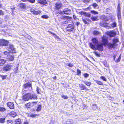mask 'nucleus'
<instances>
[{"label":"nucleus","instance_id":"obj_22","mask_svg":"<svg viewBox=\"0 0 124 124\" xmlns=\"http://www.w3.org/2000/svg\"><path fill=\"white\" fill-rule=\"evenodd\" d=\"M91 40L93 43L95 44H97L99 42L98 41L96 38H92L91 39Z\"/></svg>","mask_w":124,"mask_h":124},{"label":"nucleus","instance_id":"obj_53","mask_svg":"<svg viewBox=\"0 0 124 124\" xmlns=\"http://www.w3.org/2000/svg\"><path fill=\"white\" fill-rule=\"evenodd\" d=\"M85 13V12L83 11H81L79 12V14L81 15H84Z\"/></svg>","mask_w":124,"mask_h":124},{"label":"nucleus","instance_id":"obj_50","mask_svg":"<svg viewBox=\"0 0 124 124\" xmlns=\"http://www.w3.org/2000/svg\"><path fill=\"white\" fill-rule=\"evenodd\" d=\"M91 9V8L90 6H89L88 7H87V8H84L83 9L84 10H90Z\"/></svg>","mask_w":124,"mask_h":124},{"label":"nucleus","instance_id":"obj_26","mask_svg":"<svg viewBox=\"0 0 124 124\" xmlns=\"http://www.w3.org/2000/svg\"><path fill=\"white\" fill-rule=\"evenodd\" d=\"M82 20L85 24H89V21H90V20L89 19H82Z\"/></svg>","mask_w":124,"mask_h":124},{"label":"nucleus","instance_id":"obj_52","mask_svg":"<svg viewBox=\"0 0 124 124\" xmlns=\"http://www.w3.org/2000/svg\"><path fill=\"white\" fill-rule=\"evenodd\" d=\"M35 0H27V1H28L31 3H33L35 2Z\"/></svg>","mask_w":124,"mask_h":124},{"label":"nucleus","instance_id":"obj_11","mask_svg":"<svg viewBox=\"0 0 124 124\" xmlns=\"http://www.w3.org/2000/svg\"><path fill=\"white\" fill-rule=\"evenodd\" d=\"M30 11L32 13L35 15H40L41 13L40 10L36 11L32 8L30 9Z\"/></svg>","mask_w":124,"mask_h":124},{"label":"nucleus","instance_id":"obj_28","mask_svg":"<svg viewBox=\"0 0 124 124\" xmlns=\"http://www.w3.org/2000/svg\"><path fill=\"white\" fill-rule=\"evenodd\" d=\"M98 16H93L91 18L92 21H97L98 20Z\"/></svg>","mask_w":124,"mask_h":124},{"label":"nucleus","instance_id":"obj_61","mask_svg":"<svg viewBox=\"0 0 124 124\" xmlns=\"http://www.w3.org/2000/svg\"><path fill=\"white\" fill-rule=\"evenodd\" d=\"M54 122L53 121H51L49 123V124H54Z\"/></svg>","mask_w":124,"mask_h":124},{"label":"nucleus","instance_id":"obj_25","mask_svg":"<svg viewBox=\"0 0 124 124\" xmlns=\"http://www.w3.org/2000/svg\"><path fill=\"white\" fill-rule=\"evenodd\" d=\"M48 32L50 34L53 35L55 38L57 39H60L59 37L56 34H55L54 33H53L52 32L49 31H48Z\"/></svg>","mask_w":124,"mask_h":124},{"label":"nucleus","instance_id":"obj_60","mask_svg":"<svg viewBox=\"0 0 124 124\" xmlns=\"http://www.w3.org/2000/svg\"><path fill=\"white\" fill-rule=\"evenodd\" d=\"M73 17L74 19H77V17L75 15H73Z\"/></svg>","mask_w":124,"mask_h":124},{"label":"nucleus","instance_id":"obj_41","mask_svg":"<svg viewBox=\"0 0 124 124\" xmlns=\"http://www.w3.org/2000/svg\"><path fill=\"white\" fill-rule=\"evenodd\" d=\"M90 12H91L93 13L94 15H96L98 14V12L93 10H91Z\"/></svg>","mask_w":124,"mask_h":124},{"label":"nucleus","instance_id":"obj_62","mask_svg":"<svg viewBox=\"0 0 124 124\" xmlns=\"http://www.w3.org/2000/svg\"><path fill=\"white\" fill-rule=\"evenodd\" d=\"M65 16H61V19H63L64 20H65Z\"/></svg>","mask_w":124,"mask_h":124},{"label":"nucleus","instance_id":"obj_18","mask_svg":"<svg viewBox=\"0 0 124 124\" xmlns=\"http://www.w3.org/2000/svg\"><path fill=\"white\" fill-rule=\"evenodd\" d=\"M38 2L41 4L44 5L47 3L46 0H38Z\"/></svg>","mask_w":124,"mask_h":124},{"label":"nucleus","instance_id":"obj_36","mask_svg":"<svg viewBox=\"0 0 124 124\" xmlns=\"http://www.w3.org/2000/svg\"><path fill=\"white\" fill-rule=\"evenodd\" d=\"M42 18L45 19H47L49 18V16L46 15H43L41 16Z\"/></svg>","mask_w":124,"mask_h":124},{"label":"nucleus","instance_id":"obj_14","mask_svg":"<svg viewBox=\"0 0 124 124\" xmlns=\"http://www.w3.org/2000/svg\"><path fill=\"white\" fill-rule=\"evenodd\" d=\"M7 105L10 109H13L14 108V105L13 102H8L7 103Z\"/></svg>","mask_w":124,"mask_h":124},{"label":"nucleus","instance_id":"obj_43","mask_svg":"<svg viewBox=\"0 0 124 124\" xmlns=\"http://www.w3.org/2000/svg\"><path fill=\"white\" fill-rule=\"evenodd\" d=\"M40 90V89L39 88V87L37 86V89H36V91L37 92V93L39 94H40L41 93L39 92V91Z\"/></svg>","mask_w":124,"mask_h":124},{"label":"nucleus","instance_id":"obj_32","mask_svg":"<svg viewBox=\"0 0 124 124\" xmlns=\"http://www.w3.org/2000/svg\"><path fill=\"white\" fill-rule=\"evenodd\" d=\"M95 82L96 83L99 85H103V83L101 82L100 81L96 80H95Z\"/></svg>","mask_w":124,"mask_h":124},{"label":"nucleus","instance_id":"obj_34","mask_svg":"<svg viewBox=\"0 0 124 124\" xmlns=\"http://www.w3.org/2000/svg\"><path fill=\"white\" fill-rule=\"evenodd\" d=\"M5 118H0V123H3L5 122Z\"/></svg>","mask_w":124,"mask_h":124},{"label":"nucleus","instance_id":"obj_16","mask_svg":"<svg viewBox=\"0 0 124 124\" xmlns=\"http://www.w3.org/2000/svg\"><path fill=\"white\" fill-rule=\"evenodd\" d=\"M8 115L12 117L13 118L15 117L17 115L16 113L14 111H12L10 112L9 113Z\"/></svg>","mask_w":124,"mask_h":124},{"label":"nucleus","instance_id":"obj_19","mask_svg":"<svg viewBox=\"0 0 124 124\" xmlns=\"http://www.w3.org/2000/svg\"><path fill=\"white\" fill-rule=\"evenodd\" d=\"M15 124H22V120L20 118H18L15 119Z\"/></svg>","mask_w":124,"mask_h":124},{"label":"nucleus","instance_id":"obj_49","mask_svg":"<svg viewBox=\"0 0 124 124\" xmlns=\"http://www.w3.org/2000/svg\"><path fill=\"white\" fill-rule=\"evenodd\" d=\"M65 19H70V20L72 19V17H70L68 16H65Z\"/></svg>","mask_w":124,"mask_h":124},{"label":"nucleus","instance_id":"obj_33","mask_svg":"<svg viewBox=\"0 0 124 124\" xmlns=\"http://www.w3.org/2000/svg\"><path fill=\"white\" fill-rule=\"evenodd\" d=\"M73 124L72 121L71 120H68L64 124Z\"/></svg>","mask_w":124,"mask_h":124},{"label":"nucleus","instance_id":"obj_24","mask_svg":"<svg viewBox=\"0 0 124 124\" xmlns=\"http://www.w3.org/2000/svg\"><path fill=\"white\" fill-rule=\"evenodd\" d=\"M39 114H28V116L30 117H31L32 118H34L35 117L37 116H39Z\"/></svg>","mask_w":124,"mask_h":124},{"label":"nucleus","instance_id":"obj_59","mask_svg":"<svg viewBox=\"0 0 124 124\" xmlns=\"http://www.w3.org/2000/svg\"><path fill=\"white\" fill-rule=\"evenodd\" d=\"M23 124H29L28 122L26 120L24 122Z\"/></svg>","mask_w":124,"mask_h":124},{"label":"nucleus","instance_id":"obj_15","mask_svg":"<svg viewBox=\"0 0 124 124\" xmlns=\"http://www.w3.org/2000/svg\"><path fill=\"white\" fill-rule=\"evenodd\" d=\"M63 12L65 14L69 15L71 13V11L69 9L66 8L63 10Z\"/></svg>","mask_w":124,"mask_h":124},{"label":"nucleus","instance_id":"obj_4","mask_svg":"<svg viewBox=\"0 0 124 124\" xmlns=\"http://www.w3.org/2000/svg\"><path fill=\"white\" fill-rule=\"evenodd\" d=\"M38 102V101L29 102L25 105V108L27 109H29L33 107L35 104H37Z\"/></svg>","mask_w":124,"mask_h":124},{"label":"nucleus","instance_id":"obj_42","mask_svg":"<svg viewBox=\"0 0 124 124\" xmlns=\"http://www.w3.org/2000/svg\"><path fill=\"white\" fill-rule=\"evenodd\" d=\"M120 5V3H118V4L117 6V12L121 11Z\"/></svg>","mask_w":124,"mask_h":124},{"label":"nucleus","instance_id":"obj_54","mask_svg":"<svg viewBox=\"0 0 124 124\" xmlns=\"http://www.w3.org/2000/svg\"><path fill=\"white\" fill-rule=\"evenodd\" d=\"M67 66L70 67H72L73 66V65L70 63H68Z\"/></svg>","mask_w":124,"mask_h":124},{"label":"nucleus","instance_id":"obj_31","mask_svg":"<svg viewBox=\"0 0 124 124\" xmlns=\"http://www.w3.org/2000/svg\"><path fill=\"white\" fill-rule=\"evenodd\" d=\"M83 82L85 85L88 86H89L92 84L91 82H89L84 81Z\"/></svg>","mask_w":124,"mask_h":124},{"label":"nucleus","instance_id":"obj_17","mask_svg":"<svg viewBox=\"0 0 124 124\" xmlns=\"http://www.w3.org/2000/svg\"><path fill=\"white\" fill-rule=\"evenodd\" d=\"M8 59L10 61H12L14 60V55L8 54L7 55Z\"/></svg>","mask_w":124,"mask_h":124},{"label":"nucleus","instance_id":"obj_48","mask_svg":"<svg viewBox=\"0 0 124 124\" xmlns=\"http://www.w3.org/2000/svg\"><path fill=\"white\" fill-rule=\"evenodd\" d=\"M92 5L94 8H95L98 6V5L96 3H93L92 4Z\"/></svg>","mask_w":124,"mask_h":124},{"label":"nucleus","instance_id":"obj_47","mask_svg":"<svg viewBox=\"0 0 124 124\" xmlns=\"http://www.w3.org/2000/svg\"><path fill=\"white\" fill-rule=\"evenodd\" d=\"M61 97L62 98L65 99H67L68 98V97L67 96L64 95H62Z\"/></svg>","mask_w":124,"mask_h":124},{"label":"nucleus","instance_id":"obj_38","mask_svg":"<svg viewBox=\"0 0 124 124\" xmlns=\"http://www.w3.org/2000/svg\"><path fill=\"white\" fill-rule=\"evenodd\" d=\"M91 14L89 13H87L86 12H85V13L84 16H85V17H90L91 16Z\"/></svg>","mask_w":124,"mask_h":124},{"label":"nucleus","instance_id":"obj_30","mask_svg":"<svg viewBox=\"0 0 124 124\" xmlns=\"http://www.w3.org/2000/svg\"><path fill=\"white\" fill-rule=\"evenodd\" d=\"M117 16L118 19L119 20L121 18V11L117 12Z\"/></svg>","mask_w":124,"mask_h":124},{"label":"nucleus","instance_id":"obj_40","mask_svg":"<svg viewBox=\"0 0 124 124\" xmlns=\"http://www.w3.org/2000/svg\"><path fill=\"white\" fill-rule=\"evenodd\" d=\"M111 27L112 28H114L116 26V22H114L112 24H111Z\"/></svg>","mask_w":124,"mask_h":124},{"label":"nucleus","instance_id":"obj_6","mask_svg":"<svg viewBox=\"0 0 124 124\" xmlns=\"http://www.w3.org/2000/svg\"><path fill=\"white\" fill-rule=\"evenodd\" d=\"M62 7V3L60 1H57L55 4L54 9L56 10H59L61 9Z\"/></svg>","mask_w":124,"mask_h":124},{"label":"nucleus","instance_id":"obj_3","mask_svg":"<svg viewBox=\"0 0 124 124\" xmlns=\"http://www.w3.org/2000/svg\"><path fill=\"white\" fill-rule=\"evenodd\" d=\"M89 46L90 47L94 50H96L97 49L99 51H102L103 49V45L102 44H98L96 45V48L95 46L91 43H89Z\"/></svg>","mask_w":124,"mask_h":124},{"label":"nucleus","instance_id":"obj_64","mask_svg":"<svg viewBox=\"0 0 124 124\" xmlns=\"http://www.w3.org/2000/svg\"><path fill=\"white\" fill-rule=\"evenodd\" d=\"M95 1L97 3H98L101 2V0H95Z\"/></svg>","mask_w":124,"mask_h":124},{"label":"nucleus","instance_id":"obj_63","mask_svg":"<svg viewBox=\"0 0 124 124\" xmlns=\"http://www.w3.org/2000/svg\"><path fill=\"white\" fill-rule=\"evenodd\" d=\"M79 24H80V23L79 22H77L76 23V25L77 26H78Z\"/></svg>","mask_w":124,"mask_h":124},{"label":"nucleus","instance_id":"obj_10","mask_svg":"<svg viewBox=\"0 0 124 124\" xmlns=\"http://www.w3.org/2000/svg\"><path fill=\"white\" fill-rule=\"evenodd\" d=\"M11 69V65L9 64L5 65L3 67V70L5 71H7Z\"/></svg>","mask_w":124,"mask_h":124},{"label":"nucleus","instance_id":"obj_13","mask_svg":"<svg viewBox=\"0 0 124 124\" xmlns=\"http://www.w3.org/2000/svg\"><path fill=\"white\" fill-rule=\"evenodd\" d=\"M107 34L111 37H114L116 35V33L112 31H110L107 32Z\"/></svg>","mask_w":124,"mask_h":124},{"label":"nucleus","instance_id":"obj_20","mask_svg":"<svg viewBox=\"0 0 124 124\" xmlns=\"http://www.w3.org/2000/svg\"><path fill=\"white\" fill-rule=\"evenodd\" d=\"M19 7L22 9H25L26 8V6L24 3H21L18 4Z\"/></svg>","mask_w":124,"mask_h":124},{"label":"nucleus","instance_id":"obj_27","mask_svg":"<svg viewBox=\"0 0 124 124\" xmlns=\"http://www.w3.org/2000/svg\"><path fill=\"white\" fill-rule=\"evenodd\" d=\"M93 34L94 35H97L101 34L100 32L98 31L95 30L93 31Z\"/></svg>","mask_w":124,"mask_h":124},{"label":"nucleus","instance_id":"obj_58","mask_svg":"<svg viewBox=\"0 0 124 124\" xmlns=\"http://www.w3.org/2000/svg\"><path fill=\"white\" fill-rule=\"evenodd\" d=\"M102 25H103V26L105 27H107L108 26V24L106 23H103L102 24Z\"/></svg>","mask_w":124,"mask_h":124},{"label":"nucleus","instance_id":"obj_1","mask_svg":"<svg viewBox=\"0 0 124 124\" xmlns=\"http://www.w3.org/2000/svg\"><path fill=\"white\" fill-rule=\"evenodd\" d=\"M102 44L104 46H107L108 48L109 49H115L117 46L118 45L117 43L119 41L118 39L117 38H114L112 40V43H108V38L105 35H103L101 37Z\"/></svg>","mask_w":124,"mask_h":124},{"label":"nucleus","instance_id":"obj_23","mask_svg":"<svg viewBox=\"0 0 124 124\" xmlns=\"http://www.w3.org/2000/svg\"><path fill=\"white\" fill-rule=\"evenodd\" d=\"M6 110V108L4 105L0 106V112H5Z\"/></svg>","mask_w":124,"mask_h":124},{"label":"nucleus","instance_id":"obj_5","mask_svg":"<svg viewBox=\"0 0 124 124\" xmlns=\"http://www.w3.org/2000/svg\"><path fill=\"white\" fill-rule=\"evenodd\" d=\"M9 43V41L3 39H0V46H7L8 45Z\"/></svg>","mask_w":124,"mask_h":124},{"label":"nucleus","instance_id":"obj_12","mask_svg":"<svg viewBox=\"0 0 124 124\" xmlns=\"http://www.w3.org/2000/svg\"><path fill=\"white\" fill-rule=\"evenodd\" d=\"M8 48V49L10 50V51L11 53L13 54L16 53L15 50L12 45L10 44L9 45Z\"/></svg>","mask_w":124,"mask_h":124},{"label":"nucleus","instance_id":"obj_45","mask_svg":"<svg viewBox=\"0 0 124 124\" xmlns=\"http://www.w3.org/2000/svg\"><path fill=\"white\" fill-rule=\"evenodd\" d=\"M103 64L106 67H109L108 65V64L107 63V62L104 61L103 62Z\"/></svg>","mask_w":124,"mask_h":124},{"label":"nucleus","instance_id":"obj_37","mask_svg":"<svg viewBox=\"0 0 124 124\" xmlns=\"http://www.w3.org/2000/svg\"><path fill=\"white\" fill-rule=\"evenodd\" d=\"M81 71L79 69L77 70V75L80 76L81 75Z\"/></svg>","mask_w":124,"mask_h":124},{"label":"nucleus","instance_id":"obj_39","mask_svg":"<svg viewBox=\"0 0 124 124\" xmlns=\"http://www.w3.org/2000/svg\"><path fill=\"white\" fill-rule=\"evenodd\" d=\"M7 76V75H0V77L2 79V80H4L6 78Z\"/></svg>","mask_w":124,"mask_h":124},{"label":"nucleus","instance_id":"obj_55","mask_svg":"<svg viewBox=\"0 0 124 124\" xmlns=\"http://www.w3.org/2000/svg\"><path fill=\"white\" fill-rule=\"evenodd\" d=\"M13 121L11 120H8L7 121V123L8 124L11 123Z\"/></svg>","mask_w":124,"mask_h":124},{"label":"nucleus","instance_id":"obj_51","mask_svg":"<svg viewBox=\"0 0 124 124\" xmlns=\"http://www.w3.org/2000/svg\"><path fill=\"white\" fill-rule=\"evenodd\" d=\"M94 54L97 56L100 57V54H98V52H94Z\"/></svg>","mask_w":124,"mask_h":124},{"label":"nucleus","instance_id":"obj_21","mask_svg":"<svg viewBox=\"0 0 124 124\" xmlns=\"http://www.w3.org/2000/svg\"><path fill=\"white\" fill-rule=\"evenodd\" d=\"M6 60L4 59H0V66H3L6 63Z\"/></svg>","mask_w":124,"mask_h":124},{"label":"nucleus","instance_id":"obj_7","mask_svg":"<svg viewBox=\"0 0 124 124\" xmlns=\"http://www.w3.org/2000/svg\"><path fill=\"white\" fill-rule=\"evenodd\" d=\"M23 88L25 89H29L31 88V90H32V84L29 82L24 84L23 86Z\"/></svg>","mask_w":124,"mask_h":124},{"label":"nucleus","instance_id":"obj_2","mask_svg":"<svg viewBox=\"0 0 124 124\" xmlns=\"http://www.w3.org/2000/svg\"><path fill=\"white\" fill-rule=\"evenodd\" d=\"M22 98L23 101H26L32 99L36 100L37 98V96L35 94L28 93L23 95Z\"/></svg>","mask_w":124,"mask_h":124},{"label":"nucleus","instance_id":"obj_35","mask_svg":"<svg viewBox=\"0 0 124 124\" xmlns=\"http://www.w3.org/2000/svg\"><path fill=\"white\" fill-rule=\"evenodd\" d=\"M121 57V55H120L117 59L115 61V62L116 63L119 62L120 61Z\"/></svg>","mask_w":124,"mask_h":124},{"label":"nucleus","instance_id":"obj_46","mask_svg":"<svg viewBox=\"0 0 124 124\" xmlns=\"http://www.w3.org/2000/svg\"><path fill=\"white\" fill-rule=\"evenodd\" d=\"M83 75L84 76V77L85 78H87L89 76V74L87 73H84L83 74Z\"/></svg>","mask_w":124,"mask_h":124},{"label":"nucleus","instance_id":"obj_29","mask_svg":"<svg viewBox=\"0 0 124 124\" xmlns=\"http://www.w3.org/2000/svg\"><path fill=\"white\" fill-rule=\"evenodd\" d=\"M41 109V104H39L38 105V106L37 107V108L36 109V111H37L39 112L40 111Z\"/></svg>","mask_w":124,"mask_h":124},{"label":"nucleus","instance_id":"obj_56","mask_svg":"<svg viewBox=\"0 0 124 124\" xmlns=\"http://www.w3.org/2000/svg\"><path fill=\"white\" fill-rule=\"evenodd\" d=\"M4 15V12L1 10H0V16L3 15Z\"/></svg>","mask_w":124,"mask_h":124},{"label":"nucleus","instance_id":"obj_9","mask_svg":"<svg viewBox=\"0 0 124 124\" xmlns=\"http://www.w3.org/2000/svg\"><path fill=\"white\" fill-rule=\"evenodd\" d=\"M79 86L80 90H85V91H88L89 89L84 84H79Z\"/></svg>","mask_w":124,"mask_h":124},{"label":"nucleus","instance_id":"obj_8","mask_svg":"<svg viewBox=\"0 0 124 124\" xmlns=\"http://www.w3.org/2000/svg\"><path fill=\"white\" fill-rule=\"evenodd\" d=\"M74 29V26L71 24H69L66 28V31L68 32L72 31H73Z\"/></svg>","mask_w":124,"mask_h":124},{"label":"nucleus","instance_id":"obj_44","mask_svg":"<svg viewBox=\"0 0 124 124\" xmlns=\"http://www.w3.org/2000/svg\"><path fill=\"white\" fill-rule=\"evenodd\" d=\"M100 78L101 79L104 81H107V79L106 78L103 76H101L100 77Z\"/></svg>","mask_w":124,"mask_h":124},{"label":"nucleus","instance_id":"obj_57","mask_svg":"<svg viewBox=\"0 0 124 124\" xmlns=\"http://www.w3.org/2000/svg\"><path fill=\"white\" fill-rule=\"evenodd\" d=\"M82 1L84 3H88L90 1V0H82Z\"/></svg>","mask_w":124,"mask_h":124}]
</instances>
